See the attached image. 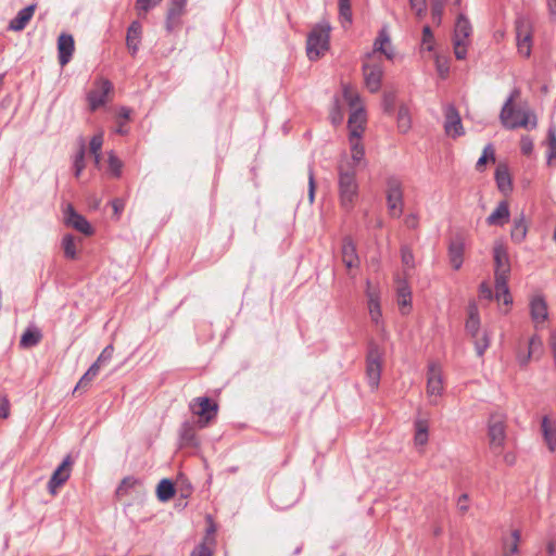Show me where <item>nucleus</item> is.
I'll return each instance as SVG.
<instances>
[{"label": "nucleus", "instance_id": "1", "mask_svg": "<svg viewBox=\"0 0 556 556\" xmlns=\"http://www.w3.org/2000/svg\"><path fill=\"white\" fill-rule=\"evenodd\" d=\"M519 96L520 89L514 88L501 110V123L507 129L528 128L529 126L534 128L536 126L535 116H533V121L531 122V114L527 111H518L517 114L521 115V118H513V114L515 113L514 102L519 98Z\"/></svg>", "mask_w": 556, "mask_h": 556}, {"label": "nucleus", "instance_id": "2", "mask_svg": "<svg viewBox=\"0 0 556 556\" xmlns=\"http://www.w3.org/2000/svg\"><path fill=\"white\" fill-rule=\"evenodd\" d=\"M339 195L341 205L350 211L358 197V184L354 168L339 165Z\"/></svg>", "mask_w": 556, "mask_h": 556}, {"label": "nucleus", "instance_id": "3", "mask_svg": "<svg viewBox=\"0 0 556 556\" xmlns=\"http://www.w3.org/2000/svg\"><path fill=\"white\" fill-rule=\"evenodd\" d=\"M330 29L327 22H320L313 27L306 41V53L309 60H318L329 49Z\"/></svg>", "mask_w": 556, "mask_h": 556}, {"label": "nucleus", "instance_id": "4", "mask_svg": "<svg viewBox=\"0 0 556 556\" xmlns=\"http://www.w3.org/2000/svg\"><path fill=\"white\" fill-rule=\"evenodd\" d=\"M506 420L503 413H492L488 420V438L492 452L496 455L503 452L506 441Z\"/></svg>", "mask_w": 556, "mask_h": 556}, {"label": "nucleus", "instance_id": "5", "mask_svg": "<svg viewBox=\"0 0 556 556\" xmlns=\"http://www.w3.org/2000/svg\"><path fill=\"white\" fill-rule=\"evenodd\" d=\"M383 355L384 351L382 348L374 341L369 342L366 356V377L372 390L379 387Z\"/></svg>", "mask_w": 556, "mask_h": 556}, {"label": "nucleus", "instance_id": "6", "mask_svg": "<svg viewBox=\"0 0 556 556\" xmlns=\"http://www.w3.org/2000/svg\"><path fill=\"white\" fill-rule=\"evenodd\" d=\"M343 96L349 104L354 108L348 121L350 136L354 138H362L367 118L365 111L362 108H356V103L359 101V98L357 94H354L348 87L344 88Z\"/></svg>", "mask_w": 556, "mask_h": 556}, {"label": "nucleus", "instance_id": "7", "mask_svg": "<svg viewBox=\"0 0 556 556\" xmlns=\"http://www.w3.org/2000/svg\"><path fill=\"white\" fill-rule=\"evenodd\" d=\"M386 187L389 214L393 218H399L404 207L402 181L397 177L391 176L387 178Z\"/></svg>", "mask_w": 556, "mask_h": 556}, {"label": "nucleus", "instance_id": "8", "mask_svg": "<svg viewBox=\"0 0 556 556\" xmlns=\"http://www.w3.org/2000/svg\"><path fill=\"white\" fill-rule=\"evenodd\" d=\"M189 408L193 415L199 416L197 422L199 428L206 427L216 417L218 412L217 403L206 396L193 399L189 404Z\"/></svg>", "mask_w": 556, "mask_h": 556}, {"label": "nucleus", "instance_id": "9", "mask_svg": "<svg viewBox=\"0 0 556 556\" xmlns=\"http://www.w3.org/2000/svg\"><path fill=\"white\" fill-rule=\"evenodd\" d=\"M515 28L518 52L529 58L532 48V24L528 17L519 16L515 22Z\"/></svg>", "mask_w": 556, "mask_h": 556}, {"label": "nucleus", "instance_id": "10", "mask_svg": "<svg viewBox=\"0 0 556 556\" xmlns=\"http://www.w3.org/2000/svg\"><path fill=\"white\" fill-rule=\"evenodd\" d=\"M363 75L367 89L375 93L381 88L383 66L380 60H368L363 64Z\"/></svg>", "mask_w": 556, "mask_h": 556}, {"label": "nucleus", "instance_id": "11", "mask_svg": "<svg viewBox=\"0 0 556 556\" xmlns=\"http://www.w3.org/2000/svg\"><path fill=\"white\" fill-rule=\"evenodd\" d=\"M494 278H509L510 261L507 247L502 241H496L493 247Z\"/></svg>", "mask_w": 556, "mask_h": 556}, {"label": "nucleus", "instance_id": "12", "mask_svg": "<svg viewBox=\"0 0 556 556\" xmlns=\"http://www.w3.org/2000/svg\"><path fill=\"white\" fill-rule=\"evenodd\" d=\"M444 132L447 137L458 138L465 134L459 112L454 104L443 108Z\"/></svg>", "mask_w": 556, "mask_h": 556}, {"label": "nucleus", "instance_id": "13", "mask_svg": "<svg viewBox=\"0 0 556 556\" xmlns=\"http://www.w3.org/2000/svg\"><path fill=\"white\" fill-rule=\"evenodd\" d=\"M110 80L99 78L94 81L93 88L88 92L87 100L91 111H96L106 103V97L112 91Z\"/></svg>", "mask_w": 556, "mask_h": 556}, {"label": "nucleus", "instance_id": "14", "mask_svg": "<svg viewBox=\"0 0 556 556\" xmlns=\"http://www.w3.org/2000/svg\"><path fill=\"white\" fill-rule=\"evenodd\" d=\"M442 391L443 379L441 367L435 363H431L428 366L427 374V394L432 404H437V399L441 396Z\"/></svg>", "mask_w": 556, "mask_h": 556}, {"label": "nucleus", "instance_id": "15", "mask_svg": "<svg viewBox=\"0 0 556 556\" xmlns=\"http://www.w3.org/2000/svg\"><path fill=\"white\" fill-rule=\"evenodd\" d=\"M187 0H169L166 13L165 29L173 33L181 26V17L186 13Z\"/></svg>", "mask_w": 556, "mask_h": 556}, {"label": "nucleus", "instance_id": "16", "mask_svg": "<svg viewBox=\"0 0 556 556\" xmlns=\"http://www.w3.org/2000/svg\"><path fill=\"white\" fill-rule=\"evenodd\" d=\"M64 220L67 226L73 227L86 236L93 233L90 223L81 214L77 213L72 204L66 205Z\"/></svg>", "mask_w": 556, "mask_h": 556}, {"label": "nucleus", "instance_id": "17", "mask_svg": "<svg viewBox=\"0 0 556 556\" xmlns=\"http://www.w3.org/2000/svg\"><path fill=\"white\" fill-rule=\"evenodd\" d=\"M72 470V459L71 456L67 455L61 465L54 470L52 473L49 482H48V489L51 494H55L58 488L63 485L71 476Z\"/></svg>", "mask_w": 556, "mask_h": 556}, {"label": "nucleus", "instance_id": "18", "mask_svg": "<svg viewBox=\"0 0 556 556\" xmlns=\"http://www.w3.org/2000/svg\"><path fill=\"white\" fill-rule=\"evenodd\" d=\"M542 352H543V342L539 336L534 334L529 339L528 351L527 352L518 351L516 358H517L518 364L521 367H525L528 365V363L532 358H539L541 356Z\"/></svg>", "mask_w": 556, "mask_h": 556}, {"label": "nucleus", "instance_id": "19", "mask_svg": "<svg viewBox=\"0 0 556 556\" xmlns=\"http://www.w3.org/2000/svg\"><path fill=\"white\" fill-rule=\"evenodd\" d=\"M377 52L384 54V56L388 60H393V58H394V51L391 47V39H390L387 27H383L380 29L378 37L376 38V40L374 42V50L371 53L367 54V59L368 60L375 59V54Z\"/></svg>", "mask_w": 556, "mask_h": 556}, {"label": "nucleus", "instance_id": "20", "mask_svg": "<svg viewBox=\"0 0 556 556\" xmlns=\"http://www.w3.org/2000/svg\"><path fill=\"white\" fill-rule=\"evenodd\" d=\"M397 304L403 314H407L412 308V291L406 278L396 277Z\"/></svg>", "mask_w": 556, "mask_h": 556}, {"label": "nucleus", "instance_id": "21", "mask_svg": "<svg viewBox=\"0 0 556 556\" xmlns=\"http://www.w3.org/2000/svg\"><path fill=\"white\" fill-rule=\"evenodd\" d=\"M74 38L70 34H61L58 39L59 62L62 66L66 65L74 53Z\"/></svg>", "mask_w": 556, "mask_h": 556}, {"label": "nucleus", "instance_id": "22", "mask_svg": "<svg viewBox=\"0 0 556 556\" xmlns=\"http://www.w3.org/2000/svg\"><path fill=\"white\" fill-rule=\"evenodd\" d=\"M465 243L462 237H455L448 244V258L452 267L458 270L464 262Z\"/></svg>", "mask_w": 556, "mask_h": 556}, {"label": "nucleus", "instance_id": "23", "mask_svg": "<svg viewBox=\"0 0 556 556\" xmlns=\"http://www.w3.org/2000/svg\"><path fill=\"white\" fill-rule=\"evenodd\" d=\"M179 442L182 447H195L199 445L194 422L185 421L181 424L179 428Z\"/></svg>", "mask_w": 556, "mask_h": 556}, {"label": "nucleus", "instance_id": "24", "mask_svg": "<svg viewBox=\"0 0 556 556\" xmlns=\"http://www.w3.org/2000/svg\"><path fill=\"white\" fill-rule=\"evenodd\" d=\"M342 262L346 268L352 269L359 266V258L356 252V247L351 238L343 239L341 248Z\"/></svg>", "mask_w": 556, "mask_h": 556}, {"label": "nucleus", "instance_id": "25", "mask_svg": "<svg viewBox=\"0 0 556 556\" xmlns=\"http://www.w3.org/2000/svg\"><path fill=\"white\" fill-rule=\"evenodd\" d=\"M521 542V532L516 529L511 531L509 536L502 538V555L503 556H521L519 545Z\"/></svg>", "mask_w": 556, "mask_h": 556}, {"label": "nucleus", "instance_id": "26", "mask_svg": "<svg viewBox=\"0 0 556 556\" xmlns=\"http://www.w3.org/2000/svg\"><path fill=\"white\" fill-rule=\"evenodd\" d=\"M530 314L536 328L547 319V304L542 296L538 295L531 300Z\"/></svg>", "mask_w": 556, "mask_h": 556}, {"label": "nucleus", "instance_id": "27", "mask_svg": "<svg viewBox=\"0 0 556 556\" xmlns=\"http://www.w3.org/2000/svg\"><path fill=\"white\" fill-rule=\"evenodd\" d=\"M510 212L507 201H501L495 210L486 217L489 226H504L509 220Z\"/></svg>", "mask_w": 556, "mask_h": 556}, {"label": "nucleus", "instance_id": "28", "mask_svg": "<svg viewBox=\"0 0 556 556\" xmlns=\"http://www.w3.org/2000/svg\"><path fill=\"white\" fill-rule=\"evenodd\" d=\"M36 10V4H30L17 12V15L11 20L9 24V29L21 31L23 30L28 22L31 20Z\"/></svg>", "mask_w": 556, "mask_h": 556}, {"label": "nucleus", "instance_id": "29", "mask_svg": "<svg viewBox=\"0 0 556 556\" xmlns=\"http://www.w3.org/2000/svg\"><path fill=\"white\" fill-rule=\"evenodd\" d=\"M141 33L142 26L138 21H134L127 29L126 46L132 55H135L139 49Z\"/></svg>", "mask_w": 556, "mask_h": 556}, {"label": "nucleus", "instance_id": "30", "mask_svg": "<svg viewBox=\"0 0 556 556\" xmlns=\"http://www.w3.org/2000/svg\"><path fill=\"white\" fill-rule=\"evenodd\" d=\"M528 233V225L523 212L513 220L510 238L515 243H521Z\"/></svg>", "mask_w": 556, "mask_h": 556}, {"label": "nucleus", "instance_id": "31", "mask_svg": "<svg viewBox=\"0 0 556 556\" xmlns=\"http://www.w3.org/2000/svg\"><path fill=\"white\" fill-rule=\"evenodd\" d=\"M465 328L472 338H476L480 332V318L476 304H470L468 307V318Z\"/></svg>", "mask_w": 556, "mask_h": 556}, {"label": "nucleus", "instance_id": "32", "mask_svg": "<svg viewBox=\"0 0 556 556\" xmlns=\"http://www.w3.org/2000/svg\"><path fill=\"white\" fill-rule=\"evenodd\" d=\"M472 27L469 20L464 15L459 14L457 16L454 29V38L453 39H464L468 41L469 36L471 35Z\"/></svg>", "mask_w": 556, "mask_h": 556}, {"label": "nucleus", "instance_id": "33", "mask_svg": "<svg viewBox=\"0 0 556 556\" xmlns=\"http://www.w3.org/2000/svg\"><path fill=\"white\" fill-rule=\"evenodd\" d=\"M508 278L495 279V299L503 302L505 305L513 303V296L508 288Z\"/></svg>", "mask_w": 556, "mask_h": 556}, {"label": "nucleus", "instance_id": "34", "mask_svg": "<svg viewBox=\"0 0 556 556\" xmlns=\"http://www.w3.org/2000/svg\"><path fill=\"white\" fill-rule=\"evenodd\" d=\"M351 143L352 163L348 164L346 168H354L364 159L365 150L361 142V138L349 137Z\"/></svg>", "mask_w": 556, "mask_h": 556}, {"label": "nucleus", "instance_id": "35", "mask_svg": "<svg viewBox=\"0 0 556 556\" xmlns=\"http://www.w3.org/2000/svg\"><path fill=\"white\" fill-rule=\"evenodd\" d=\"M42 339V333L37 328H27L21 337L20 345L22 348L36 346Z\"/></svg>", "mask_w": 556, "mask_h": 556}, {"label": "nucleus", "instance_id": "36", "mask_svg": "<svg viewBox=\"0 0 556 556\" xmlns=\"http://www.w3.org/2000/svg\"><path fill=\"white\" fill-rule=\"evenodd\" d=\"M495 180L498 189L507 193L511 191V179L508 169L505 166H498L495 170Z\"/></svg>", "mask_w": 556, "mask_h": 556}, {"label": "nucleus", "instance_id": "37", "mask_svg": "<svg viewBox=\"0 0 556 556\" xmlns=\"http://www.w3.org/2000/svg\"><path fill=\"white\" fill-rule=\"evenodd\" d=\"M541 428L544 440L549 451L554 452L556 450V429L551 427L549 419L547 416L543 417Z\"/></svg>", "mask_w": 556, "mask_h": 556}, {"label": "nucleus", "instance_id": "38", "mask_svg": "<svg viewBox=\"0 0 556 556\" xmlns=\"http://www.w3.org/2000/svg\"><path fill=\"white\" fill-rule=\"evenodd\" d=\"M156 495L161 502H167L175 495V486L168 479L160 481L156 488Z\"/></svg>", "mask_w": 556, "mask_h": 556}, {"label": "nucleus", "instance_id": "39", "mask_svg": "<svg viewBox=\"0 0 556 556\" xmlns=\"http://www.w3.org/2000/svg\"><path fill=\"white\" fill-rule=\"evenodd\" d=\"M547 164L553 165L556 163V128L549 126L547 130Z\"/></svg>", "mask_w": 556, "mask_h": 556}, {"label": "nucleus", "instance_id": "40", "mask_svg": "<svg viewBox=\"0 0 556 556\" xmlns=\"http://www.w3.org/2000/svg\"><path fill=\"white\" fill-rule=\"evenodd\" d=\"M397 128L402 134H406L412 127V118L408 108L401 105L397 112Z\"/></svg>", "mask_w": 556, "mask_h": 556}, {"label": "nucleus", "instance_id": "41", "mask_svg": "<svg viewBox=\"0 0 556 556\" xmlns=\"http://www.w3.org/2000/svg\"><path fill=\"white\" fill-rule=\"evenodd\" d=\"M415 443L417 445H425L428 442V424L426 420L418 419L415 422Z\"/></svg>", "mask_w": 556, "mask_h": 556}, {"label": "nucleus", "instance_id": "42", "mask_svg": "<svg viewBox=\"0 0 556 556\" xmlns=\"http://www.w3.org/2000/svg\"><path fill=\"white\" fill-rule=\"evenodd\" d=\"M401 261L404 265V275L407 276V271L415 268V257L409 247L403 245L401 248Z\"/></svg>", "mask_w": 556, "mask_h": 556}, {"label": "nucleus", "instance_id": "43", "mask_svg": "<svg viewBox=\"0 0 556 556\" xmlns=\"http://www.w3.org/2000/svg\"><path fill=\"white\" fill-rule=\"evenodd\" d=\"M62 247L66 258L75 260L77 256L75 240L72 235H66L62 239Z\"/></svg>", "mask_w": 556, "mask_h": 556}, {"label": "nucleus", "instance_id": "44", "mask_svg": "<svg viewBox=\"0 0 556 556\" xmlns=\"http://www.w3.org/2000/svg\"><path fill=\"white\" fill-rule=\"evenodd\" d=\"M109 169L111 174L118 178L122 175L123 162L115 155L113 151L108 154Z\"/></svg>", "mask_w": 556, "mask_h": 556}, {"label": "nucleus", "instance_id": "45", "mask_svg": "<svg viewBox=\"0 0 556 556\" xmlns=\"http://www.w3.org/2000/svg\"><path fill=\"white\" fill-rule=\"evenodd\" d=\"M85 143L83 141L78 152L74 157V174L76 178L80 176L81 172L85 168Z\"/></svg>", "mask_w": 556, "mask_h": 556}, {"label": "nucleus", "instance_id": "46", "mask_svg": "<svg viewBox=\"0 0 556 556\" xmlns=\"http://www.w3.org/2000/svg\"><path fill=\"white\" fill-rule=\"evenodd\" d=\"M138 483V480L134 477H126L122 480L118 488L116 489V495L118 497H124L128 495L130 489H132Z\"/></svg>", "mask_w": 556, "mask_h": 556}, {"label": "nucleus", "instance_id": "47", "mask_svg": "<svg viewBox=\"0 0 556 556\" xmlns=\"http://www.w3.org/2000/svg\"><path fill=\"white\" fill-rule=\"evenodd\" d=\"M475 340V348L478 356H482L490 345V338L486 332L480 333L472 338Z\"/></svg>", "mask_w": 556, "mask_h": 556}, {"label": "nucleus", "instance_id": "48", "mask_svg": "<svg viewBox=\"0 0 556 556\" xmlns=\"http://www.w3.org/2000/svg\"><path fill=\"white\" fill-rule=\"evenodd\" d=\"M339 15L348 24L352 23V9L350 0H339Z\"/></svg>", "mask_w": 556, "mask_h": 556}, {"label": "nucleus", "instance_id": "49", "mask_svg": "<svg viewBox=\"0 0 556 556\" xmlns=\"http://www.w3.org/2000/svg\"><path fill=\"white\" fill-rule=\"evenodd\" d=\"M454 54L457 60H464L467 55L468 41L464 39H453Z\"/></svg>", "mask_w": 556, "mask_h": 556}, {"label": "nucleus", "instance_id": "50", "mask_svg": "<svg viewBox=\"0 0 556 556\" xmlns=\"http://www.w3.org/2000/svg\"><path fill=\"white\" fill-rule=\"evenodd\" d=\"M435 67L438 71V74L441 78H446L450 73V64L446 59H442L440 56H437L435 59Z\"/></svg>", "mask_w": 556, "mask_h": 556}, {"label": "nucleus", "instance_id": "51", "mask_svg": "<svg viewBox=\"0 0 556 556\" xmlns=\"http://www.w3.org/2000/svg\"><path fill=\"white\" fill-rule=\"evenodd\" d=\"M368 309H369V315H370L371 320L376 325H379L381 321V317H382L380 302H375V303L372 302V303L368 304Z\"/></svg>", "mask_w": 556, "mask_h": 556}, {"label": "nucleus", "instance_id": "52", "mask_svg": "<svg viewBox=\"0 0 556 556\" xmlns=\"http://www.w3.org/2000/svg\"><path fill=\"white\" fill-rule=\"evenodd\" d=\"M396 97L393 92H386L382 99V106L384 112L391 113L395 106Z\"/></svg>", "mask_w": 556, "mask_h": 556}, {"label": "nucleus", "instance_id": "53", "mask_svg": "<svg viewBox=\"0 0 556 556\" xmlns=\"http://www.w3.org/2000/svg\"><path fill=\"white\" fill-rule=\"evenodd\" d=\"M433 40H434V37H433L430 26H428V25L424 26V28H422V45L426 46V49L428 51H431L433 49V47H432Z\"/></svg>", "mask_w": 556, "mask_h": 556}, {"label": "nucleus", "instance_id": "54", "mask_svg": "<svg viewBox=\"0 0 556 556\" xmlns=\"http://www.w3.org/2000/svg\"><path fill=\"white\" fill-rule=\"evenodd\" d=\"M102 144H103V135L102 134H97L94 135L91 140H90V143H89V149H90V152L92 154H98L101 152V148H102Z\"/></svg>", "mask_w": 556, "mask_h": 556}, {"label": "nucleus", "instance_id": "55", "mask_svg": "<svg viewBox=\"0 0 556 556\" xmlns=\"http://www.w3.org/2000/svg\"><path fill=\"white\" fill-rule=\"evenodd\" d=\"M431 1H432V9H431L432 18L435 23L440 24L442 14H443V9H444L443 3L439 0H431Z\"/></svg>", "mask_w": 556, "mask_h": 556}, {"label": "nucleus", "instance_id": "56", "mask_svg": "<svg viewBox=\"0 0 556 556\" xmlns=\"http://www.w3.org/2000/svg\"><path fill=\"white\" fill-rule=\"evenodd\" d=\"M93 379L94 377H90L88 371H86L76 384L74 392L86 391L90 387Z\"/></svg>", "mask_w": 556, "mask_h": 556}, {"label": "nucleus", "instance_id": "57", "mask_svg": "<svg viewBox=\"0 0 556 556\" xmlns=\"http://www.w3.org/2000/svg\"><path fill=\"white\" fill-rule=\"evenodd\" d=\"M163 0H137L136 1V8L139 11L148 12L152 8L160 4Z\"/></svg>", "mask_w": 556, "mask_h": 556}, {"label": "nucleus", "instance_id": "58", "mask_svg": "<svg viewBox=\"0 0 556 556\" xmlns=\"http://www.w3.org/2000/svg\"><path fill=\"white\" fill-rule=\"evenodd\" d=\"M113 352L114 348L112 344L105 346L97 358L98 363H101L102 365L109 363L112 359Z\"/></svg>", "mask_w": 556, "mask_h": 556}, {"label": "nucleus", "instance_id": "59", "mask_svg": "<svg viewBox=\"0 0 556 556\" xmlns=\"http://www.w3.org/2000/svg\"><path fill=\"white\" fill-rule=\"evenodd\" d=\"M479 296L485 300H492L493 298H495V295H493L492 288L488 282L483 281L479 286Z\"/></svg>", "mask_w": 556, "mask_h": 556}, {"label": "nucleus", "instance_id": "60", "mask_svg": "<svg viewBox=\"0 0 556 556\" xmlns=\"http://www.w3.org/2000/svg\"><path fill=\"white\" fill-rule=\"evenodd\" d=\"M366 296L368 304L380 302L379 291L371 287L370 281H367Z\"/></svg>", "mask_w": 556, "mask_h": 556}, {"label": "nucleus", "instance_id": "61", "mask_svg": "<svg viewBox=\"0 0 556 556\" xmlns=\"http://www.w3.org/2000/svg\"><path fill=\"white\" fill-rule=\"evenodd\" d=\"M315 195V176L312 167L308 168V199L313 203Z\"/></svg>", "mask_w": 556, "mask_h": 556}, {"label": "nucleus", "instance_id": "62", "mask_svg": "<svg viewBox=\"0 0 556 556\" xmlns=\"http://www.w3.org/2000/svg\"><path fill=\"white\" fill-rule=\"evenodd\" d=\"M520 148L523 154L529 155L533 150V142L530 137L525 136L521 138Z\"/></svg>", "mask_w": 556, "mask_h": 556}, {"label": "nucleus", "instance_id": "63", "mask_svg": "<svg viewBox=\"0 0 556 556\" xmlns=\"http://www.w3.org/2000/svg\"><path fill=\"white\" fill-rule=\"evenodd\" d=\"M409 3L418 15H421L426 10V0H409Z\"/></svg>", "mask_w": 556, "mask_h": 556}, {"label": "nucleus", "instance_id": "64", "mask_svg": "<svg viewBox=\"0 0 556 556\" xmlns=\"http://www.w3.org/2000/svg\"><path fill=\"white\" fill-rule=\"evenodd\" d=\"M191 556H212V553L205 544H200L194 548Z\"/></svg>", "mask_w": 556, "mask_h": 556}]
</instances>
